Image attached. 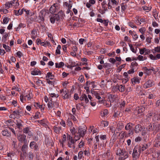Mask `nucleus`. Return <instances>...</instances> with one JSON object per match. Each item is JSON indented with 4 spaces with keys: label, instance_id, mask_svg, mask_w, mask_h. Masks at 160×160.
Listing matches in <instances>:
<instances>
[{
    "label": "nucleus",
    "instance_id": "obj_1",
    "mask_svg": "<svg viewBox=\"0 0 160 160\" xmlns=\"http://www.w3.org/2000/svg\"><path fill=\"white\" fill-rule=\"evenodd\" d=\"M146 129L148 131H153V134L155 135L160 130V123H150L146 127Z\"/></svg>",
    "mask_w": 160,
    "mask_h": 160
},
{
    "label": "nucleus",
    "instance_id": "obj_2",
    "mask_svg": "<svg viewBox=\"0 0 160 160\" xmlns=\"http://www.w3.org/2000/svg\"><path fill=\"white\" fill-rule=\"evenodd\" d=\"M116 154L121 157L120 158V160H124L128 157V153L125 150H121L120 148H118L117 150Z\"/></svg>",
    "mask_w": 160,
    "mask_h": 160
},
{
    "label": "nucleus",
    "instance_id": "obj_3",
    "mask_svg": "<svg viewBox=\"0 0 160 160\" xmlns=\"http://www.w3.org/2000/svg\"><path fill=\"white\" fill-rule=\"evenodd\" d=\"M139 146H136L133 150V152L132 153V156L133 158L136 159L138 158L140 153V148Z\"/></svg>",
    "mask_w": 160,
    "mask_h": 160
},
{
    "label": "nucleus",
    "instance_id": "obj_4",
    "mask_svg": "<svg viewBox=\"0 0 160 160\" xmlns=\"http://www.w3.org/2000/svg\"><path fill=\"white\" fill-rule=\"evenodd\" d=\"M78 132L77 133L79 135L82 137H83L85 134V132L86 131V129L85 128V127L83 126H79L78 128Z\"/></svg>",
    "mask_w": 160,
    "mask_h": 160
},
{
    "label": "nucleus",
    "instance_id": "obj_5",
    "mask_svg": "<svg viewBox=\"0 0 160 160\" xmlns=\"http://www.w3.org/2000/svg\"><path fill=\"white\" fill-rule=\"evenodd\" d=\"M60 92L64 99H67L69 98L68 91L67 89L65 90V91L63 89H62L60 90Z\"/></svg>",
    "mask_w": 160,
    "mask_h": 160
},
{
    "label": "nucleus",
    "instance_id": "obj_6",
    "mask_svg": "<svg viewBox=\"0 0 160 160\" xmlns=\"http://www.w3.org/2000/svg\"><path fill=\"white\" fill-rule=\"evenodd\" d=\"M154 84L152 80L149 79L144 84L143 87L145 88H147L151 87Z\"/></svg>",
    "mask_w": 160,
    "mask_h": 160
},
{
    "label": "nucleus",
    "instance_id": "obj_7",
    "mask_svg": "<svg viewBox=\"0 0 160 160\" xmlns=\"http://www.w3.org/2000/svg\"><path fill=\"white\" fill-rule=\"evenodd\" d=\"M145 109V107L140 106L137 107L134 111V112L137 114H139L144 111Z\"/></svg>",
    "mask_w": 160,
    "mask_h": 160
},
{
    "label": "nucleus",
    "instance_id": "obj_8",
    "mask_svg": "<svg viewBox=\"0 0 160 160\" xmlns=\"http://www.w3.org/2000/svg\"><path fill=\"white\" fill-rule=\"evenodd\" d=\"M29 146L31 149H33L35 151L37 150L38 148L37 144L34 141H32L30 143Z\"/></svg>",
    "mask_w": 160,
    "mask_h": 160
},
{
    "label": "nucleus",
    "instance_id": "obj_9",
    "mask_svg": "<svg viewBox=\"0 0 160 160\" xmlns=\"http://www.w3.org/2000/svg\"><path fill=\"white\" fill-rule=\"evenodd\" d=\"M117 95L115 94H110L108 96V98L111 102H113L116 100V98L117 97Z\"/></svg>",
    "mask_w": 160,
    "mask_h": 160
},
{
    "label": "nucleus",
    "instance_id": "obj_10",
    "mask_svg": "<svg viewBox=\"0 0 160 160\" xmlns=\"http://www.w3.org/2000/svg\"><path fill=\"white\" fill-rule=\"evenodd\" d=\"M2 134L5 136L9 137L11 135V133L9 132L7 129H5L2 132Z\"/></svg>",
    "mask_w": 160,
    "mask_h": 160
},
{
    "label": "nucleus",
    "instance_id": "obj_11",
    "mask_svg": "<svg viewBox=\"0 0 160 160\" xmlns=\"http://www.w3.org/2000/svg\"><path fill=\"white\" fill-rule=\"evenodd\" d=\"M22 122L20 119L16 120L15 123L17 128L19 129L21 128L22 127Z\"/></svg>",
    "mask_w": 160,
    "mask_h": 160
},
{
    "label": "nucleus",
    "instance_id": "obj_12",
    "mask_svg": "<svg viewBox=\"0 0 160 160\" xmlns=\"http://www.w3.org/2000/svg\"><path fill=\"white\" fill-rule=\"evenodd\" d=\"M142 129L141 125L139 124L136 125L135 127V132L136 133L139 132L140 131H141Z\"/></svg>",
    "mask_w": 160,
    "mask_h": 160
},
{
    "label": "nucleus",
    "instance_id": "obj_13",
    "mask_svg": "<svg viewBox=\"0 0 160 160\" xmlns=\"http://www.w3.org/2000/svg\"><path fill=\"white\" fill-rule=\"evenodd\" d=\"M143 69L144 72L147 75H149L151 74L152 71H151V69L148 68L147 67H143Z\"/></svg>",
    "mask_w": 160,
    "mask_h": 160
},
{
    "label": "nucleus",
    "instance_id": "obj_14",
    "mask_svg": "<svg viewBox=\"0 0 160 160\" xmlns=\"http://www.w3.org/2000/svg\"><path fill=\"white\" fill-rule=\"evenodd\" d=\"M45 13V12L43 10H41L40 12L39 17L42 21H43L44 20V17L45 15H43V14Z\"/></svg>",
    "mask_w": 160,
    "mask_h": 160
},
{
    "label": "nucleus",
    "instance_id": "obj_15",
    "mask_svg": "<svg viewBox=\"0 0 160 160\" xmlns=\"http://www.w3.org/2000/svg\"><path fill=\"white\" fill-rule=\"evenodd\" d=\"M25 138H26V136L24 134H20L18 136V140L21 142H23V140Z\"/></svg>",
    "mask_w": 160,
    "mask_h": 160
},
{
    "label": "nucleus",
    "instance_id": "obj_16",
    "mask_svg": "<svg viewBox=\"0 0 160 160\" xmlns=\"http://www.w3.org/2000/svg\"><path fill=\"white\" fill-rule=\"evenodd\" d=\"M55 4H54L49 9V11L50 13H54L55 11L56 10V7L55 6Z\"/></svg>",
    "mask_w": 160,
    "mask_h": 160
},
{
    "label": "nucleus",
    "instance_id": "obj_17",
    "mask_svg": "<svg viewBox=\"0 0 160 160\" xmlns=\"http://www.w3.org/2000/svg\"><path fill=\"white\" fill-rule=\"evenodd\" d=\"M139 147L140 148V151H143L148 148V145L146 144H145L144 145H141L140 146H139Z\"/></svg>",
    "mask_w": 160,
    "mask_h": 160
},
{
    "label": "nucleus",
    "instance_id": "obj_18",
    "mask_svg": "<svg viewBox=\"0 0 160 160\" xmlns=\"http://www.w3.org/2000/svg\"><path fill=\"white\" fill-rule=\"evenodd\" d=\"M39 73L41 74V71L39 70L36 69H34L33 71H32L31 72V74L33 75H37Z\"/></svg>",
    "mask_w": 160,
    "mask_h": 160
},
{
    "label": "nucleus",
    "instance_id": "obj_19",
    "mask_svg": "<svg viewBox=\"0 0 160 160\" xmlns=\"http://www.w3.org/2000/svg\"><path fill=\"white\" fill-rule=\"evenodd\" d=\"M138 64L136 62H132L131 64L132 69L134 68V70H135V71L137 69V67Z\"/></svg>",
    "mask_w": 160,
    "mask_h": 160
},
{
    "label": "nucleus",
    "instance_id": "obj_20",
    "mask_svg": "<svg viewBox=\"0 0 160 160\" xmlns=\"http://www.w3.org/2000/svg\"><path fill=\"white\" fill-rule=\"evenodd\" d=\"M54 75L52 74V72H49L47 73V76L46 77V78H48V79H53Z\"/></svg>",
    "mask_w": 160,
    "mask_h": 160
},
{
    "label": "nucleus",
    "instance_id": "obj_21",
    "mask_svg": "<svg viewBox=\"0 0 160 160\" xmlns=\"http://www.w3.org/2000/svg\"><path fill=\"white\" fill-rule=\"evenodd\" d=\"M108 114V111L107 109H105L101 112V116L103 117L107 116Z\"/></svg>",
    "mask_w": 160,
    "mask_h": 160
},
{
    "label": "nucleus",
    "instance_id": "obj_22",
    "mask_svg": "<svg viewBox=\"0 0 160 160\" xmlns=\"http://www.w3.org/2000/svg\"><path fill=\"white\" fill-rule=\"evenodd\" d=\"M23 132L24 133L28 134V135H30V131L29 130V128L28 127L24 128L23 130Z\"/></svg>",
    "mask_w": 160,
    "mask_h": 160
},
{
    "label": "nucleus",
    "instance_id": "obj_23",
    "mask_svg": "<svg viewBox=\"0 0 160 160\" xmlns=\"http://www.w3.org/2000/svg\"><path fill=\"white\" fill-rule=\"evenodd\" d=\"M64 64L63 62H60L59 63H55V67L56 68H61L63 66Z\"/></svg>",
    "mask_w": 160,
    "mask_h": 160
},
{
    "label": "nucleus",
    "instance_id": "obj_24",
    "mask_svg": "<svg viewBox=\"0 0 160 160\" xmlns=\"http://www.w3.org/2000/svg\"><path fill=\"white\" fill-rule=\"evenodd\" d=\"M131 80L132 83H133V82L135 83H139L140 82L138 78L137 77H134L133 78L131 79Z\"/></svg>",
    "mask_w": 160,
    "mask_h": 160
},
{
    "label": "nucleus",
    "instance_id": "obj_25",
    "mask_svg": "<svg viewBox=\"0 0 160 160\" xmlns=\"http://www.w3.org/2000/svg\"><path fill=\"white\" fill-rule=\"evenodd\" d=\"M23 9H22L21 10H20L19 9L18 11L14 10V12H15V14L17 15H21L23 13Z\"/></svg>",
    "mask_w": 160,
    "mask_h": 160
},
{
    "label": "nucleus",
    "instance_id": "obj_26",
    "mask_svg": "<svg viewBox=\"0 0 160 160\" xmlns=\"http://www.w3.org/2000/svg\"><path fill=\"white\" fill-rule=\"evenodd\" d=\"M54 131L57 133H59L61 130V127L54 126L53 127Z\"/></svg>",
    "mask_w": 160,
    "mask_h": 160
},
{
    "label": "nucleus",
    "instance_id": "obj_27",
    "mask_svg": "<svg viewBox=\"0 0 160 160\" xmlns=\"http://www.w3.org/2000/svg\"><path fill=\"white\" fill-rule=\"evenodd\" d=\"M118 89L120 92H123L125 91V87L122 85H121L118 86Z\"/></svg>",
    "mask_w": 160,
    "mask_h": 160
},
{
    "label": "nucleus",
    "instance_id": "obj_28",
    "mask_svg": "<svg viewBox=\"0 0 160 160\" xmlns=\"http://www.w3.org/2000/svg\"><path fill=\"white\" fill-rule=\"evenodd\" d=\"M123 76L125 77V80L126 81L125 83L126 82L128 81L130 78V77H129L128 75L127 72H124L123 73Z\"/></svg>",
    "mask_w": 160,
    "mask_h": 160
},
{
    "label": "nucleus",
    "instance_id": "obj_29",
    "mask_svg": "<svg viewBox=\"0 0 160 160\" xmlns=\"http://www.w3.org/2000/svg\"><path fill=\"white\" fill-rule=\"evenodd\" d=\"M13 3V2L12 1L10 2H6L5 4L6 8H8L12 6Z\"/></svg>",
    "mask_w": 160,
    "mask_h": 160
},
{
    "label": "nucleus",
    "instance_id": "obj_30",
    "mask_svg": "<svg viewBox=\"0 0 160 160\" xmlns=\"http://www.w3.org/2000/svg\"><path fill=\"white\" fill-rule=\"evenodd\" d=\"M28 147V145H23L22 147L21 148V150L22 152H23V154H26V150L25 149L27 148Z\"/></svg>",
    "mask_w": 160,
    "mask_h": 160
},
{
    "label": "nucleus",
    "instance_id": "obj_31",
    "mask_svg": "<svg viewBox=\"0 0 160 160\" xmlns=\"http://www.w3.org/2000/svg\"><path fill=\"white\" fill-rule=\"evenodd\" d=\"M154 117V120H160V113L155 114Z\"/></svg>",
    "mask_w": 160,
    "mask_h": 160
},
{
    "label": "nucleus",
    "instance_id": "obj_32",
    "mask_svg": "<svg viewBox=\"0 0 160 160\" xmlns=\"http://www.w3.org/2000/svg\"><path fill=\"white\" fill-rule=\"evenodd\" d=\"M8 36V34L7 33H5V34L3 36V37L2 39V41L3 42H5L7 41V37Z\"/></svg>",
    "mask_w": 160,
    "mask_h": 160
},
{
    "label": "nucleus",
    "instance_id": "obj_33",
    "mask_svg": "<svg viewBox=\"0 0 160 160\" xmlns=\"http://www.w3.org/2000/svg\"><path fill=\"white\" fill-rule=\"evenodd\" d=\"M3 47L7 52H9L11 50V48L9 46H7L5 44H3Z\"/></svg>",
    "mask_w": 160,
    "mask_h": 160
},
{
    "label": "nucleus",
    "instance_id": "obj_34",
    "mask_svg": "<svg viewBox=\"0 0 160 160\" xmlns=\"http://www.w3.org/2000/svg\"><path fill=\"white\" fill-rule=\"evenodd\" d=\"M28 157L30 160H32L34 157L33 153L31 152H29L28 154Z\"/></svg>",
    "mask_w": 160,
    "mask_h": 160
},
{
    "label": "nucleus",
    "instance_id": "obj_35",
    "mask_svg": "<svg viewBox=\"0 0 160 160\" xmlns=\"http://www.w3.org/2000/svg\"><path fill=\"white\" fill-rule=\"evenodd\" d=\"M59 17V18H62L64 15V13L62 11H60L57 14H56Z\"/></svg>",
    "mask_w": 160,
    "mask_h": 160
},
{
    "label": "nucleus",
    "instance_id": "obj_36",
    "mask_svg": "<svg viewBox=\"0 0 160 160\" xmlns=\"http://www.w3.org/2000/svg\"><path fill=\"white\" fill-rule=\"evenodd\" d=\"M108 122L106 121H103L101 122V125L104 127L108 126Z\"/></svg>",
    "mask_w": 160,
    "mask_h": 160
},
{
    "label": "nucleus",
    "instance_id": "obj_37",
    "mask_svg": "<svg viewBox=\"0 0 160 160\" xmlns=\"http://www.w3.org/2000/svg\"><path fill=\"white\" fill-rule=\"evenodd\" d=\"M52 16L55 21H58L60 19L59 17L56 14H54L52 15Z\"/></svg>",
    "mask_w": 160,
    "mask_h": 160
},
{
    "label": "nucleus",
    "instance_id": "obj_38",
    "mask_svg": "<svg viewBox=\"0 0 160 160\" xmlns=\"http://www.w3.org/2000/svg\"><path fill=\"white\" fill-rule=\"evenodd\" d=\"M156 142L155 144V147H160V139H156Z\"/></svg>",
    "mask_w": 160,
    "mask_h": 160
},
{
    "label": "nucleus",
    "instance_id": "obj_39",
    "mask_svg": "<svg viewBox=\"0 0 160 160\" xmlns=\"http://www.w3.org/2000/svg\"><path fill=\"white\" fill-rule=\"evenodd\" d=\"M130 124V123H129L127 124L126 126L125 127V129L126 130H128L129 129H132L131 128H132V127L131 126Z\"/></svg>",
    "mask_w": 160,
    "mask_h": 160
},
{
    "label": "nucleus",
    "instance_id": "obj_40",
    "mask_svg": "<svg viewBox=\"0 0 160 160\" xmlns=\"http://www.w3.org/2000/svg\"><path fill=\"white\" fill-rule=\"evenodd\" d=\"M48 107L49 108H51L54 107V104L52 103V102H49L48 104Z\"/></svg>",
    "mask_w": 160,
    "mask_h": 160
},
{
    "label": "nucleus",
    "instance_id": "obj_41",
    "mask_svg": "<svg viewBox=\"0 0 160 160\" xmlns=\"http://www.w3.org/2000/svg\"><path fill=\"white\" fill-rule=\"evenodd\" d=\"M142 8L144 10L148 11H147V12L150 11L151 9V8L148 7L146 6L142 7Z\"/></svg>",
    "mask_w": 160,
    "mask_h": 160
},
{
    "label": "nucleus",
    "instance_id": "obj_42",
    "mask_svg": "<svg viewBox=\"0 0 160 160\" xmlns=\"http://www.w3.org/2000/svg\"><path fill=\"white\" fill-rule=\"evenodd\" d=\"M83 152L82 151H80L78 153V158L81 159L82 158V154Z\"/></svg>",
    "mask_w": 160,
    "mask_h": 160
},
{
    "label": "nucleus",
    "instance_id": "obj_43",
    "mask_svg": "<svg viewBox=\"0 0 160 160\" xmlns=\"http://www.w3.org/2000/svg\"><path fill=\"white\" fill-rule=\"evenodd\" d=\"M129 46L130 47L131 50L134 53H136V51L134 50L133 48L132 45L131 44H129Z\"/></svg>",
    "mask_w": 160,
    "mask_h": 160
},
{
    "label": "nucleus",
    "instance_id": "obj_44",
    "mask_svg": "<svg viewBox=\"0 0 160 160\" xmlns=\"http://www.w3.org/2000/svg\"><path fill=\"white\" fill-rule=\"evenodd\" d=\"M146 49L145 48H143L141 49H139L140 53L142 55V54H143L145 51H146Z\"/></svg>",
    "mask_w": 160,
    "mask_h": 160
},
{
    "label": "nucleus",
    "instance_id": "obj_45",
    "mask_svg": "<svg viewBox=\"0 0 160 160\" xmlns=\"http://www.w3.org/2000/svg\"><path fill=\"white\" fill-rule=\"evenodd\" d=\"M9 19L7 17H5L3 20V24H7L9 21Z\"/></svg>",
    "mask_w": 160,
    "mask_h": 160
},
{
    "label": "nucleus",
    "instance_id": "obj_46",
    "mask_svg": "<svg viewBox=\"0 0 160 160\" xmlns=\"http://www.w3.org/2000/svg\"><path fill=\"white\" fill-rule=\"evenodd\" d=\"M25 26L24 24L20 23L18 27L17 28L16 31H18V29H20V28H22V27L24 28V27H25Z\"/></svg>",
    "mask_w": 160,
    "mask_h": 160
},
{
    "label": "nucleus",
    "instance_id": "obj_47",
    "mask_svg": "<svg viewBox=\"0 0 160 160\" xmlns=\"http://www.w3.org/2000/svg\"><path fill=\"white\" fill-rule=\"evenodd\" d=\"M32 36H37V31L35 30H33L31 32Z\"/></svg>",
    "mask_w": 160,
    "mask_h": 160
},
{
    "label": "nucleus",
    "instance_id": "obj_48",
    "mask_svg": "<svg viewBox=\"0 0 160 160\" xmlns=\"http://www.w3.org/2000/svg\"><path fill=\"white\" fill-rule=\"evenodd\" d=\"M111 66V64L109 63H106L103 65V67L106 68H110Z\"/></svg>",
    "mask_w": 160,
    "mask_h": 160
},
{
    "label": "nucleus",
    "instance_id": "obj_49",
    "mask_svg": "<svg viewBox=\"0 0 160 160\" xmlns=\"http://www.w3.org/2000/svg\"><path fill=\"white\" fill-rule=\"evenodd\" d=\"M46 80L47 81V82L49 84H51L52 85L54 86V82H55L54 81H51L48 79V78H46Z\"/></svg>",
    "mask_w": 160,
    "mask_h": 160
},
{
    "label": "nucleus",
    "instance_id": "obj_50",
    "mask_svg": "<svg viewBox=\"0 0 160 160\" xmlns=\"http://www.w3.org/2000/svg\"><path fill=\"white\" fill-rule=\"evenodd\" d=\"M124 127V125H120V124H118L117 125V128L118 130H121Z\"/></svg>",
    "mask_w": 160,
    "mask_h": 160
},
{
    "label": "nucleus",
    "instance_id": "obj_51",
    "mask_svg": "<svg viewBox=\"0 0 160 160\" xmlns=\"http://www.w3.org/2000/svg\"><path fill=\"white\" fill-rule=\"evenodd\" d=\"M70 131L71 132L73 135H75L76 132L75 129L74 128H72L70 129Z\"/></svg>",
    "mask_w": 160,
    "mask_h": 160
},
{
    "label": "nucleus",
    "instance_id": "obj_52",
    "mask_svg": "<svg viewBox=\"0 0 160 160\" xmlns=\"http://www.w3.org/2000/svg\"><path fill=\"white\" fill-rule=\"evenodd\" d=\"M154 51L155 52H160V47L158 46L155 48Z\"/></svg>",
    "mask_w": 160,
    "mask_h": 160
},
{
    "label": "nucleus",
    "instance_id": "obj_53",
    "mask_svg": "<svg viewBox=\"0 0 160 160\" xmlns=\"http://www.w3.org/2000/svg\"><path fill=\"white\" fill-rule=\"evenodd\" d=\"M106 4V2L105 1L103 2L102 3V7L103 8H104L105 11H107V9L106 8V7L105 6V5Z\"/></svg>",
    "mask_w": 160,
    "mask_h": 160
},
{
    "label": "nucleus",
    "instance_id": "obj_54",
    "mask_svg": "<svg viewBox=\"0 0 160 160\" xmlns=\"http://www.w3.org/2000/svg\"><path fill=\"white\" fill-rule=\"evenodd\" d=\"M149 58H150L152 60H157L156 58L152 54H150L149 55Z\"/></svg>",
    "mask_w": 160,
    "mask_h": 160
},
{
    "label": "nucleus",
    "instance_id": "obj_55",
    "mask_svg": "<svg viewBox=\"0 0 160 160\" xmlns=\"http://www.w3.org/2000/svg\"><path fill=\"white\" fill-rule=\"evenodd\" d=\"M81 137V136H79V134L78 135H77V136L75 135L74 138L75 141H77V140H78L80 139Z\"/></svg>",
    "mask_w": 160,
    "mask_h": 160
},
{
    "label": "nucleus",
    "instance_id": "obj_56",
    "mask_svg": "<svg viewBox=\"0 0 160 160\" xmlns=\"http://www.w3.org/2000/svg\"><path fill=\"white\" fill-rule=\"evenodd\" d=\"M17 54L19 58H20L22 55V53L20 51L17 52Z\"/></svg>",
    "mask_w": 160,
    "mask_h": 160
},
{
    "label": "nucleus",
    "instance_id": "obj_57",
    "mask_svg": "<svg viewBox=\"0 0 160 160\" xmlns=\"http://www.w3.org/2000/svg\"><path fill=\"white\" fill-rule=\"evenodd\" d=\"M12 122V119H9L7 121H6L5 122V124H7L8 126H10L9 125V123H11Z\"/></svg>",
    "mask_w": 160,
    "mask_h": 160
},
{
    "label": "nucleus",
    "instance_id": "obj_58",
    "mask_svg": "<svg viewBox=\"0 0 160 160\" xmlns=\"http://www.w3.org/2000/svg\"><path fill=\"white\" fill-rule=\"evenodd\" d=\"M129 25L132 28H137V27L135 25L134 23L132 22H129Z\"/></svg>",
    "mask_w": 160,
    "mask_h": 160
},
{
    "label": "nucleus",
    "instance_id": "obj_59",
    "mask_svg": "<svg viewBox=\"0 0 160 160\" xmlns=\"http://www.w3.org/2000/svg\"><path fill=\"white\" fill-rule=\"evenodd\" d=\"M135 72V71L134 70V68L131 69L129 70L128 71V73L129 74H131Z\"/></svg>",
    "mask_w": 160,
    "mask_h": 160
},
{
    "label": "nucleus",
    "instance_id": "obj_60",
    "mask_svg": "<svg viewBox=\"0 0 160 160\" xmlns=\"http://www.w3.org/2000/svg\"><path fill=\"white\" fill-rule=\"evenodd\" d=\"M108 20H104V21H103V24H104V25L107 26L108 25Z\"/></svg>",
    "mask_w": 160,
    "mask_h": 160
},
{
    "label": "nucleus",
    "instance_id": "obj_61",
    "mask_svg": "<svg viewBox=\"0 0 160 160\" xmlns=\"http://www.w3.org/2000/svg\"><path fill=\"white\" fill-rule=\"evenodd\" d=\"M128 134L129 135H132L133 133V129L129 130Z\"/></svg>",
    "mask_w": 160,
    "mask_h": 160
},
{
    "label": "nucleus",
    "instance_id": "obj_62",
    "mask_svg": "<svg viewBox=\"0 0 160 160\" xmlns=\"http://www.w3.org/2000/svg\"><path fill=\"white\" fill-rule=\"evenodd\" d=\"M138 59L140 61L143 60V56L139 55L138 57Z\"/></svg>",
    "mask_w": 160,
    "mask_h": 160
},
{
    "label": "nucleus",
    "instance_id": "obj_63",
    "mask_svg": "<svg viewBox=\"0 0 160 160\" xmlns=\"http://www.w3.org/2000/svg\"><path fill=\"white\" fill-rule=\"evenodd\" d=\"M6 53L4 50L0 49V54L1 55H3Z\"/></svg>",
    "mask_w": 160,
    "mask_h": 160
},
{
    "label": "nucleus",
    "instance_id": "obj_64",
    "mask_svg": "<svg viewBox=\"0 0 160 160\" xmlns=\"http://www.w3.org/2000/svg\"><path fill=\"white\" fill-rule=\"evenodd\" d=\"M139 31L141 33H143L145 31V28H142L139 29Z\"/></svg>",
    "mask_w": 160,
    "mask_h": 160
}]
</instances>
